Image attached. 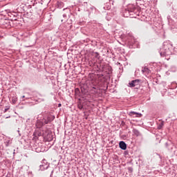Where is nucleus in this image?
Returning <instances> with one entry per match:
<instances>
[{"mask_svg":"<svg viewBox=\"0 0 177 177\" xmlns=\"http://www.w3.org/2000/svg\"><path fill=\"white\" fill-rule=\"evenodd\" d=\"M88 90L93 92V93L97 94L99 93V82L95 79H91L88 80Z\"/></svg>","mask_w":177,"mask_h":177,"instance_id":"nucleus-1","label":"nucleus"},{"mask_svg":"<svg viewBox=\"0 0 177 177\" xmlns=\"http://www.w3.org/2000/svg\"><path fill=\"white\" fill-rule=\"evenodd\" d=\"M127 13H129V15L131 16V17H136V16H139V15H140V12L136 8H133L132 9H129L127 11V10H125L123 12L124 17H127Z\"/></svg>","mask_w":177,"mask_h":177,"instance_id":"nucleus-2","label":"nucleus"},{"mask_svg":"<svg viewBox=\"0 0 177 177\" xmlns=\"http://www.w3.org/2000/svg\"><path fill=\"white\" fill-rule=\"evenodd\" d=\"M138 85H140V80L139 79L132 80L129 83L130 88H135V86H138Z\"/></svg>","mask_w":177,"mask_h":177,"instance_id":"nucleus-3","label":"nucleus"},{"mask_svg":"<svg viewBox=\"0 0 177 177\" xmlns=\"http://www.w3.org/2000/svg\"><path fill=\"white\" fill-rule=\"evenodd\" d=\"M40 171H45V169H48L49 168V164L46 162V160L44 159L41 161V164L40 165Z\"/></svg>","mask_w":177,"mask_h":177,"instance_id":"nucleus-4","label":"nucleus"},{"mask_svg":"<svg viewBox=\"0 0 177 177\" xmlns=\"http://www.w3.org/2000/svg\"><path fill=\"white\" fill-rule=\"evenodd\" d=\"M119 147L122 150H127V143L124 141H120L119 142Z\"/></svg>","mask_w":177,"mask_h":177,"instance_id":"nucleus-5","label":"nucleus"},{"mask_svg":"<svg viewBox=\"0 0 177 177\" xmlns=\"http://www.w3.org/2000/svg\"><path fill=\"white\" fill-rule=\"evenodd\" d=\"M131 117H142V113H138L135 111H131L129 113Z\"/></svg>","mask_w":177,"mask_h":177,"instance_id":"nucleus-6","label":"nucleus"},{"mask_svg":"<svg viewBox=\"0 0 177 177\" xmlns=\"http://www.w3.org/2000/svg\"><path fill=\"white\" fill-rule=\"evenodd\" d=\"M133 133L136 136H141L142 134L140 133V131H138V129H133Z\"/></svg>","mask_w":177,"mask_h":177,"instance_id":"nucleus-7","label":"nucleus"},{"mask_svg":"<svg viewBox=\"0 0 177 177\" xmlns=\"http://www.w3.org/2000/svg\"><path fill=\"white\" fill-rule=\"evenodd\" d=\"M57 6L59 9H62V8H63V6H64V3L63 2H62V1H57Z\"/></svg>","mask_w":177,"mask_h":177,"instance_id":"nucleus-8","label":"nucleus"},{"mask_svg":"<svg viewBox=\"0 0 177 177\" xmlns=\"http://www.w3.org/2000/svg\"><path fill=\"white\" fill-rule=\"evenodd\" d=\"M11 102H12V104H16V102H17V97L16 96H13L11 98Z\"/></svg>","mask_w":177,"mask_h":177,"instance_id":"nucleus-9","label":"nucleus"},{"mask_svg":"<svg viewBox=\"0 0 177 177\" xmlns=\"http://www.w3.org/2000/svg\"><path fill=\"white\" fill-rule=\"evenodd\" d=\"M160 55L162 57H165V56H168V54L167 53V52H160Z\"/></svg>","mask_w":177,"mask_h":177,"instance_id":"nucleus-10","label":"nucleus"},{"mask_svg":"<svg viewBox=\"0 0 177 177\" xmlns=\"http://www.w3.org/2000/svg\"><path fill=\"white\" fill-rule=\"evenodd\" d=\"M164 127V122H161L158 125V129H161Z\"/></svg>","mask_w":177,"mask_h":177,"instance_id":"nucleus-11","label":"nucleus"},{"mask_svg":"<svg viewBox=\"0 0 177 177\" xmlns=\"http://www.w3.org/2000/svg\"><path fill=\"white\" fill-rule=\"evenodd\" d=\"M142 73H150V70L149 69V68H144L142 69Z\"/></svg>","mask_w":177,"mask_h":177,"instance_id":"nucleus-12","label":"nucleus"},{"mask_svg":"<svg viewBox=\"0 0 177 177\" xmlns=\"http://www.w3.org/2000/svg\"><path fill=\"white\" fill-rule=\"evenodd\" d=\"M22 99H23L22 100L24 101L27 99H31V97H27V95H25L22 96Z\"/></svg>","mask_w":177,"mask_h":177,"instance_id":"nucleus-13","label":"nucleus"},{"mask_svg":"<svg viewBox=\"0 0 177 177\" xmlns=\"http://www.w3.org/2000/svg\"><path fill=\"white\" fill-rule=\"evenodd\" d=\"M52 120H50V118H48V120H45V124H49V122H51Z\"/></svg>","mask_w":177,"mask_h":177,"instance_id":"nucleus-14","label":"nucleus"},{"mask_svg":"<svg viewBox=\"0 0 177 177\" xmlns=\"http://www.w3.org/2000/svg\"><path fill=\"white\" fill-rule=\"evenodd\" d=\"M77 107H78V109H80V110H82V109H84V106H82V104H78L77 105Z\"/></svg>","mask_w":177,"mask_h":177,"instance_id":"nucleus-15","label":"nucleus"},{"mask_svg":"<svg viewBox=\"0 0 177 177\" xmlns=\"http://www.w3.org/2000/svg\"><path fill=\"white\" fill-rule=\"evenodd\" d=\"M9 109H10V106H6V109H4V113H6V111H8V110H9Z\"/></svg>","mask_w":177,"mask_h":177,"instance_id":"nucleus-16","label":"nucleus"},{"mask_svg":"<svg viewBox=\"0 0 177 177\" xmlns=\"http://www.w3.org/2000/svg\"><path fill=\"white\" fill-rule=\"evenodd\" d=\"M128 171H129V172H133V168L128 167Z\"/></svg>","mask_w":177,"mask_h":177,"instance_id":"nucleus-17","label":"nucleus"},{"mask_svg":"<svg viewBox=\"0 0 177 177\" xmlns=\"http://www.w3.org/2000/svg\"><path fill=\"white\" fill-rule=\"evenodd\" d=\"M95 57H96L97 59H100V56H99L98 53H95Z\"/></svg>","mask_w":177,"mask_h":177,"instance_id":"nucleus-18","label":"nucleus"},{"mask_svg":"<svg viewBox=\"0 0 177 177\" xmlns=\"http://www.w3.org/2000/svg\"><path fill=\"white\" fill-rule=\"evenodd\" d=\"M78 92H80V88H75V93H77Z\"/></svg>","mask_w":177,"mask_h":177,"instance_id":"nucleus-19","label":"nucleus"},{"mask_svg":"<svg viewBox=\"0 0 177 177\" xmlns=\"http://www.w3.org/2000/svg\"><path fill=\"white\" fill-rule=\"evenodd\" d=\"M39 128H41V127H42V125H44V124H43V123H41V122H39Z\"/></svg>","mask_w":177,"mask_h":177,"instance_id":"nucleus-20","label":"nucleus"},{"mask_svg":"<svg viewBox=\"0 0 177 177\" xmlns=\"http://www.w3.org/2000/svg\"><path fill=\"white\" fill-rule=\"evenodd\" d=\"M63 17H67V15L66 14H64Z\"/></svg>","mask_w":177,"mask_h":177,"instance_id":"nucleus-21","label":"nucleus"},{"mask_svg":"<svg viewBox=\"0 0 177 177\" xmlns=\"http://www.w3.org/2000/svg\"><path fill=\"white\" fill-rule=\"evenodd\" d=\"M165 146H166V147H168V142L165 143Z\"/></svg>","mask_w":177,"mask_h":177,"instance_id":"nucleus-22","label":"nucleus"},{"mask_svg":"<svg viewBox=\"0 0 177 177\" xmlns=\"http://www.w3.org/2000/svg\"><path fill=\"white\" fill-rule=\"evenodd\" d=\"M58 107H62V104H59Z\"/></svg>","mask_w":177,"mask_h":177,"instance_id":"nucleus-23","label":"nucleus"},{"mask_svg":"<svg viewBox=\"0 0 177 177\" xmlns=\"http://www.w3.org/2000/svg\"><path fill=\"white\" fill-rule=\"evenodd\" d=\"M26 97H30V96L27 95V94H26Z\"/></svg>","mask_w":177,"mask_h":177,"instance_id":"nucleus-24","label":"nucleus"},{"mask_svg":"<svg viewBox=\"0 0 177 177\" xmlns=\"http://www.w3.org/2000/svg\"><path fill=\"white\" fill-rule=\"evenodd\" d=\"M48 140H52V138L48 139Z\"/></svg>","mask_w":177,"mask_h":177,"instance_id":"nucleus-25","label":"nucleus"},{"mask_svg":"<svg viewBox=\"0 0 177 177\" xmlns=\"http://www.w3.org/2000/svg\"><path fill=\"white\" fill-rule=\"evenodd\" d=\"M53 120H55V116H53Z\"/></svg>","mask_w":177,"mask_h":177,"instance_id":"nucleus-26","label":"nucleus"},{"mask_svg":"<svg viewBox=\"0 0 177 177\" xmlns=\"http://www.w3.org/2000/svg\"><path fill=\"white\" fill-rule=\"evenodd\" d=\"M61 21H62V22H63V19H62V20H61Z\"/></svg>","mask_w":177,"mask_h":177,"instance_id":"nucleus-27","label":"nucleus"},{"mask_svg":"<svg viewBox=\"0 0 177 177\" xmlns=\"http://www.w3.org/2000/svg\"><path fill=\"white\" fill-rule=\"evenodd\" d=\"M6 118H9V117H7Z\"/></svg>","mask_w":177,"mask_h":177,"instance_id":"nucleus-28","label":"nucleus"}]
</instances>
